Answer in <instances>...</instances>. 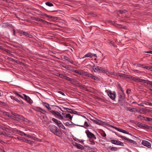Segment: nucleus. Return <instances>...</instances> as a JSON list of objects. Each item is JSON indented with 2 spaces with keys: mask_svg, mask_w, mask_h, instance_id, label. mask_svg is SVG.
<instances>
[{
  "mask_svg": "<svg viewBox=\"0 0 152 152\" xmlns=\"http://www.w3.org/2000/svg\"><path fill=\"white\" fill-rule=\"evenodd\" d=\"M48 127L50 131L54 134L59 137L61 136V132L57 126L53 125H50Z\"/></svg>",
  "mask_w": 152,
  "mask_h": 152,
  "instance_id": "1",
  "label": "nucleus"
},
{
  "mask_svg": "<svg viewBox=\"0 0 152 152\" xmlns=\"http://www.w3.org/2000/svg\"><path fill=\"white\" fill-rule=\"evenodd\" d=\"M80 75L83 76H87L94 80H96L97 79V77L93 76L92 74L87 72L81 71L80 72Z\"/></svg>",
  "mask_w": 152,
  "mask_h": 152,
  "instance_id": "2",
  "label": "nucleus"
},
{
  "mask_svg": "<svg viewBox=\"0 0 152 152\" xmlns=\"http://www.w3.org/2000/svg\"><path fill=\"white\" fill-rule=\"evenodd\" d=\"M117 135V136H118V137H120L123 138L124 139L127 140L128 141H129L130 143H132L133 144V145H137V143H136V142L134 140H131L130 139H129V138H128L126 137H125L121 135L119 136L116 133H115Z\"/></svg>",
  "mask_w": 152,
  "mask_h": 152,
  "instance_id": "3",
  "label": "nucleus"
},
{
  "mask_svg": "<svg viewBox=\"0 0 152 152\" xmlns=\"http://www.w3.org/2000/svg\"><path fill=\"white\" fill-rule=\"evenodd\" d=\"M85 132L88 138L90 139L94 138L95 140L96 139V137L95 136V135L90 132L88 130H86Z\"/></svg>",
  "mask_w": 152,
  "mask_h": 152,
  "instance_id": "4",
  "label": "nucleus"
},
{
  "mask_svg": "<svg viewBox=\"0 0 152 152\" xmlns=\"http://www.w3.org/2000/svg\"><path fill=\"white\" fill-rule=\"evenodd\" d=\"M111 142L113 144L123 146H124V143H123L118 140H111Z\"/></svg>",
  "mask_w": 152,
  "mask_h": 152,
  "instance_id": "5",
  "label": "nucleus"
},
{
  "mask_svg": "<svg viewBox=\"0 0 152 152\" xmlns=\"http://www.w3.org/2000/svg\"><path fill=\"white\" fill-rule=\"evenodd\" d=\"M142 145L147 147L148 148L151 147V145L150 142L148 141L145 140H143L142 142Z\"/></svg>",
  "mask_w": 152,
  "mask_h": 152,
  "instance_id": "6",
  "label": "nucleus"
},
{
  "mask_svg": "<svg viewBox=\"0 0 152 152\" xmlns=\"http://www.w3.org/2000/svg\"><path fill=\"white\" fill-rule=\"evenodd\" d=\"M110 126L114 128L116 130H117V131H118L119 132H122L123 133H125L126 134H129L131 135L130 134H129V133H128L125 130H124L122 129H120L119 128H117V127H116L114 126Z\"/></svg>",
  "mask_w": 152,
  "mask_h": 152,
  "instance_id": "7",
  "label": "nucleus"
},
{
  "mask_svg": "<svg viewBox=\"0 0 152 152\" xmlns=\"http://www.w3.org/2000/svg\"><path fill=\"white\" fill-rule=\"evenodd\" d=\"M107 94L112 99H114L115 97V94L112 93L111 91H109L107 92Z\"/></svg>",
  "mask_w": 152,
  "mask_h": 152,
  "instance_id": "8",
  "label": "nucleus"
},
{
  "mask_svg": "<svg viewBox=\"0 0 152 152\" xmlns=\"http://www.w3.org/2000/svg\"><path fill=\"white\" fill-rule=\"evenodd\" d=\"M125 98L124 95H123L120 94L119 96L118 101L119 102L122 103L124 101V99Z\"/></svg>",
  "mask_w": 152,
  "mask_h": 152,
  "instance_id": "9",
  "label": "nucleus"
},
{
  "mask_svg": "<svg viewBox=\"0 0 152 152\" xmlns=\"http://www.w3.org/2000/svg\"><path fill=\"white\" fill-rule=\"evenodd\" d=\"M50 113L56 118H57L59 113L58 111L53 110H51L50 111Z\"/></svg>",
  "mask_w": 152,
  "mask_h": 152,
  "instance_id": "10",
  "label": "nucleus"
},
{
  "mask_svg": "<svg viewBox=\"0 0 152 152\" xmlns=\"http://www.w3.org/2000/svg\"><path fill=\"white\" fill-rule=\"evenodd\" d=\"M74 146H75L77 148L81 150H82L84 148L83 145L76 142L75 143Z\"/></svg>",
  "mask_w": 152,
  "mask_h": 152,
  "instance_id": "11",
  "label": "nucleus"
},
{
  "mask_svg": "<svg viewBox=\"0 0 152 152\" xmlns=\"http://www.w3.org/2000/svg\"><path fill=\"white\" fill-rule=\"evenodd\" d=\"M131 75H126L124 74H121L120 75V77H122L124 78L130 79Z\"/></svg>",
  "mask_w": 152,
  "mask_h": 152,
  "instance_id": "12",
  "label": "nucleus"
},
{
  "mask_svg": "<svg viewBox=\"0 0 152 152\" xmlns=\"http://www.w3.org/2000/svg\"><path fill=\"white\" fill-rule=\"evenodd\" d=\"M34 20H36V21H39V22H42L44 24H45L46 23H48V22L47 21H46L44 20H42L40 18H35Z\"/></svg>",
  "mask_w": 152,
  "mask_h": 152,
  "instance_id": "13",
  "label": "nucleus"
},
{
  "mask_svg": "<svg viewBox=\"0 0 152 152\" xmlns=\"http://www.w3.org/2000/svg\"><path fill=\"white\" fill-rule=\"evenodd\" d=\"M1 115H4V116H7L8 117H10L11 118H12L13 116L11 115H9L8 113L7 112H4L1 111Z\"/></svg>",
  "mask_w": 152,
  "mask_h": 152,
  "instance_id": "14",
  "label": "nucleus"
},
{
  "mask_svg": "<svg viewBox=\"0 0 152 152\" xmlns=\"http://www.w3.org/2000/svg\"><path fill=\"white\" fill-rule=\"evenodd\" d=\"M91 120L93 122L98 125H101L102 124V122L98 119L95 120L91 119Z\"/></svg>",
  "mask_w": 152,
  "mask_h": 152,
  "instance_id": "15",
  "label": "nucleus"
},
{
  "mask_svg": "<svg viewBox=\"0 0 152 152\" xmlns=\"http://www.w3.org/2000/svg\"><path fill=\"white\" fill-rule=\"evenodd\" d=\"M64 58L67 61L70 62L71 64H74L73 61L71 59H70L68 57H67L66 56H64Z\"/></svg>",
  "mask_w": 152,
  "mask_h": 152,
  "instance_id": "16",
  "label": "nucleus"
},
{
  "mask_svg": "<svg viewBox=\"0 0 152 152\" xmlns=\"http://www.w3.org/2000/svg\"><path fill=\"white\" fill-rule=\"evenodd\" d=\"M42 104L43 105L45 106L48 110H50L51 108L49 106V104L46 102H42Z\"/></svg>",
  "mask_w": 152,
  "mask_h": 152,
  "instance_id": "17",
  "label": "nucleus"
},
{
  "mask_svg": "<svg viewBox=\"0 0 152 152\" xmlns=\"http://www.w3.org/2000/svg\"><path fill=\"white\" fill-rule=\"evenodd\" d=\"M52 120L53 121L56 123L57 125L59 124V123L60 122L59 121H58L57 119L54 118H53Z\"/></svg>",
  "mask_w": 152,
  "mask_h": 152,
  "instance_id": "18",
  "label": "nucleus"
},
{
  "mask_svg": "<svg viewBox=\"0 0 152 152\" xmlns=\"http://www.w3.org/2000/svg\"><path fill=\"white\" fill-rule=\"evenodd\" d=\"M77 82H78L77 80H74L73 79V81L71 82V83L72 84L75 85L76 86H78V85H79L80 84L79 83H78Z\"/></svg>",
  "mask_w": 152,
  "mask_h": 152,
  "instance_id": "19",
  "label": "nucleus"
},
{
  "mask_svg": "<svg viewBox=\"0 0 152 152\" xmlns=\"http://www.w3.org/2000/svg\"><path fill=\"white\" fill-rule=\"evenodd\" d=\"M86 57H92V53H88L87 54L85 55L83 58H84Z\"/></svg>",
  "mask_w": 152,
  "mask_h": 152,
  "instance_id": "20",
  "label": "nucleus"
},
{
  "mask_svg": "<svg viewBox=\"0 0 152 152\" xmlns=\"http://www.w3.org/2000/svg\"><path fill=\"white\" fill-rule=\"evenodd\" d=\"M148 80H145L144 79H142L140 78H139L138 79V82L142 83H146L147 82Z\"/></svg>",
  "mask_w": 152,
  "mask_h": 152,
  "instance_id": "21",
  "label": "nucleus"
},
{
  "mask_svg": "<svg viewBox=\"0 0 152 152\" xmlns=\"http://www.w3.org/2000/svg\"><path fill=\"white\" fill-rule=\"evenodd\" d=\"M1 129H2L3 130H4L6 131H9V129L5 126H1Z\"/></svg>",
  "mask_w": 152,
  "mask_h": 152,
  "instance_id": "22",
  "label": "nucleus"
},
{
  "mask_svg": "<svg viewBox=\"0 0 152 152\" xmlns=\"http://www.w3.org/2000/svg\"><path fill=\"white\" fill-rule=\"evenodd\" d=\"M57 126L59 128H61L63 129H65V128L64 126L63 125V124L61 123V122L59 123V124H58Z\"/></svg>",
  "mask_w": 152,
  "mask_h": 152,
  "instance_id": "23",
  "label": "nucleus"
},
{
  "mask_svg": "<svg viewBox=\"0 0 152 152\" xmlns=\"http://www.w3.org/2000/svg\"><path fill=\"white\" fill-rule=\"evenodd\" d=\"M135 109L134 108H130V107H127L126 110L127 111H129L131 112H133L134 111Z\"/></svg>",
  "mask_w": 152,
  "mask_h": 152,
  "instance_id": "24",
  "label": "nucleus"
},
{
  "mask_svg": "<svg viewBox=\"0 0 152 152\" xmlns=\"http://www.w3.org/2000/svg\"><path fill=\"white\" fill-rule=\"evenodd\" d=\"M64 79H66L68 81L71 82H72L73 80V79L66 76H65Z\"/></svg>",
  "mask_w": 152,
  "mask_h": 152,
  "instance_id": "25",
  "label": "nucleus"
},
{
  "mask_svg": "<svg viewBox=\"0 0 152 152\" xmlns=\"http://www.w3.org/2000/svg\"><path fill=\"white\" fill-rule=\"evenodd\" d=\"M43 16H44L46 17L47 18H49V19H52L53 18H53V16H51V15H47L46 14H44L43 15Z\"/></svg>",
  "mask_w": 152,
  "mask_h": 152,
  "instance_id": "26",
  "label": "nucleus"
},
{
  "mask_svg": "<svg viewBox=\"0 0 152 152\" xmlns=\"http://www.w3.org/2000/svg\"><path fill=\"white\" fill-rule=\"evenodd\" d=\"M65 125L68 126H70L71 127H73L74 126V124H70V122L68 121L66 122Z\"/></svg>",
  "mask_w": 152,
  "mask_h": 152,
  "instance_id": "27",
  "label": "nucleus"
},
{
  "mask_svg": "<svg viewBox=\"0 0 152 152\" xmlns=\"http://www.w3.org/2000/svg\"><path fill=\"white\" fill-rule=\"evenodd\" d=\"M139 78H136L133 77H132L131 75V77H130V79H132V80L134 81H135L138 82Z\"/></svg>",
  "mask_w": 152,
  "mask_h": 152,
  "instance_id": "28",
  "label": "nucleus"
},
{
  "mask_svg": "<svg viewBox=\"0 0 152 152\" xmlns=\"http://www.w3.org/2000/svg\"><path fill=\"white\" fill-rule=\"evenodd\" d=\"M26 101H27V102L30 104H31L33 103L32 100L29 96L27 98V100Z\"/></svg>",
  "mask_w": 152,
  "mask_h": 152,
  "instance_id": "29",
  "label": "nucleus"
},
{
  "mask_svg": "<svg viewBox=\"0 0 152 152\" xmlns=\"http://www.w3.org/2000/svg\"><path fill=\"white\" fill-rule=\"evenodd\" d=\"M78 86L80 87V88L81 89H86V86L84 85H81L80 84Z\"/></svg>",
  "mask_w": 152,
  "mask_h": 152,
  "instance_id": "30",
  "label": "nucleus"
},
{
  "mask_svg": "<svg viewBox=\"0 0 152 152\" xmlns=\"http://www.w3.org/2000/svg\"><path fill=\"white\" fill-rule=\"evenodd\" d=\"M16 118L22 120L24 119V117L23 116L18 114L17 115V117Z\"/></svg>",
  "mask_w": 152,
  "mask_h": 152,
  "instance_id": "31",
  "label": "nucleus"
},
{
  "mask_svg": "<svg viewBox=\"0 0 152 152\" xmlns=\"http://www.w3.org/2000/svg\"><path fill=\"white\" fill-rule=\"evenodd\" d=\"M37 109H39L41 110L42 111V112H41L40 111H39V110H38V111L41 112V113L43 114H45V113H46V112L45 110H43L42 109V108H41L40 107H37Z\"/></svg>",
  "mask_w": 152,
  "mask_h": 152,
  "instance_id": "32",
  "label": "nucleus"
},
{
  "mask_svg": "<svg viewBox=\"0 0 152 152\" xmlns=\"http://www.w3.org/2000/svg\"><path fill=\"white\" fill-rule=\"evenodd\" d=\"M56 75L59 77L62 78L64 79V77L65 76H64V75L59 74V73H57V74Z\"/></svg>",
  "mask_w": 152,
  "mask_h": 152,
  "instance_id": "33",
  "label": "nucleus"
},
{
  "mask_svg": "<svg viewBox=\"0 0 152 152\" xmlns=\"http://www.w3.org/2000/svg\"><path fill=\"white\" fill-rule=\"evenodd\" d=\"M65 116H66V118H69L70 120H72V117L71 116V115H70V114H69V113L67 114Z\"/></svg>",
  "mask_w": 152,
  "mask_h": 152,
  "instance_id": "34",
  "label": "nucleus"
},
{
  "mask_svg": "<svg viewBox=\"0 0 152 152\" xmlns=\"http://www.w3.org/2000/svg\"><path fill=\"white\" fill-rule=\"evenodd\" d=\"M45 4L48 6H49V7H52L53 6V4L49 2H46L45 3Z\"/></svg>",
  "mask_w": 152,
  "mask_h": 152,
  "instance_id": "35",
  "label": "nucleus"
},
{
  "mask_svg": "<svg viewBox=\"0 0 152 152\" xmlns=\"http://www.w3.org/2000/svg\"><path fill=\"white\" fill-rule=\"evenodd\" d=\"M7 0H1V5H4L5 3L7 2Z\"/></svg>",
  "mask_w": 152,
  "mask_h": 152,
  "instance_id": "36",
  "label": "nucleus"
},
{
  "mask_svg": "<svg viewBox=\"0 0 152 152\" xmlns=\"http://www.w3.org/2000/svg\"><path fill=\"white\" fill-rule=\"evenodd\" d=\"M57 118L61 120H63L64 119L63 117L60 113H59Z\"/></svg>",
  "mask_w": 152,
  "mask_h": 152,
  "instance_id": "37",
  "label": "nucleus"
},
{
  "mask_svg": "<svg viewBox=\"0 0 152 152\" xmlns=\"http://www.w3.org/2000/svg\"><path fill=\"white\" fill-rule=\"evenodd\" d=\"M144 120L146 121L152 122V118H150L145 117V118L144 119Z\"/></svg>",
  "mask_w": 152,
  "mask_h": 152,
  "instance_id": "38",
  "label": "nucleus"
},
{
  "mask_svg": "<svg viewBox=\"0 0 152 152\" xmlns=\"http://www.w3.org/2000/svg\"><path fill=\"white\" fill-rule=\"evenodd\" d=\"M10 97L12 99H14L17 102H18V98L15 97H14L13 96H10Z\"/></svg>",
  "mask_w": 152,
  "mask_h": 152,
  "instance_id": "39",
  "label": "nucleus"
},
{
  "mask_svg": "<svg viewBox=\"0 0 152 152\" xmlns=\"http://www.w3.org/2000/svg\"><path fill=\"white\" fill-rule=\"evenodd\" d=\"M137 125L139 127L142 129L144 124L140 123L138 122Z\"/></svg>",
  "mask_w": 152,
  "mask_h": 152,
  "instance_id": "40",
  "label": "nucleus"
},
{
  "mask_svg": "<svg viewBox=\"0 0 152 152\" xmlns=\"http://www.w3.org/2000/svg\"><path fill=\"white\" fill-rule=\"evenodd\" d=\"M1 105L5 107H7L8 106V105L7 103L5 102H1Z\"/></svg>",
  "mask_w": 152,
  "mask_h": 152,
  "instance_id": "41",
  "label": "nucleus"
},
{
  "mask_svg": "<svg viewBox=\"0 0 152 152\" xmlns=\"http://www.w3.org/2000/svg\"><path fill=\"white\" fill-rule=\"evenodd\" d=\"M99 66H97L96 68H94L93 69L94 70V71L95 72H98L99 71Z\"/></svg>",
  "mask_w": 152,
  "mask_h": 152,
  "instance_id": "42",
  "label": "nucleus"
},
{
  "mask_svg": "<svg viewBox=\"0 0 152 152\" xmlns=\"http://www.w3.org/2000/svg\"><path fill=\"white\" fill-rule=\"evenodd\" d=\"M14 93L16 95H17V96L20 97L21 98H22V99H24V98L23 96H22L21 95L19 94L16 91H15Z\"/></svg>",
  "mask_w": 152,
  "mask_h": 152,
  "instance_id": "43",
  "label": "nucleus"
},
{
  "mask_svg": "<svg viewBox=\"0 0 152 152\" xmlns=\"http://www.w3.org/2000/svg\"><path fill=\"white\" fill-rule=\"evenodd\" d=\"M63 108H64V109L65 110H70V111L69 112V113H71V114L73 113V110H72V109H70L68 108H65V107H63Z\"/></svg>",
  "mask_w": 152,
  "mask_h": 152,
  "instance_id": "44",
  "label": "nucleus"
},
{
  "mask_svg": "<svg viewBox=\"0 0 152 152\" xmlns=\"http://www.w3.org/2000/svg\"><path fill=\"white\" fill-rule=\"evenodd\" d=\"M105 72V70L102 67H99V72Z\"/></svg>",
  "mask_w": 152,
  "mask_h": 152,
  "instance_id": "45",
  "label": "nucleus"
},
{
  "mask_svg": "<svg viewBox=\"0 0 152 152\" xmlns=\"http://www.w3.org/2000/svg\"><path fill=\"white\" fill-rule=\"evenodd\" d=\"M117 148L115 147H112L110 148V150L111 151H116L117 150Z\"/></svg>",
  "mask_w": 152,
  "mask_h": 152,
  "instance_id": "46",
  "label": "nucleus"
},
{
  "mask_svg": "<svg viewBox=\"0 0 152 152\" xmlns=\"http://www.w3.org/2000/svg\"><path fill=\"white\" fill-rule=\"evenodd\" d=\"M63 44L64 45L66 46L67 47H71V45L68 43L64 42L63 43Z\"/></svg>",
  "mask_w": 152,
  "mask_h": 152,
  "instance_id": "47",
  "label": "nucleus"
},
{
  "mask_svg": "<svg viewBox=\"0 0 152 152\" xmlns=\"http://www.w3.org/2000/svg\"><path fill=\"white\" fill-rule=\"evenodd\" d=\"M148 125H145V124H144L142 129H148Z\"/></svg>",
  "mask_w": 152,
  "mask_h": 152,
  "instance_id": "48",
  "label": "nucleus"
},
{
  "mask_svg": "<svg viewBox=\"0 0 152 152\" xmlns=\"http://www.w3.org/2000/svg\"><path fill=\"white\" fill-rule=\"evenodd\" d=\"M145 68L148 69V70H151V69H152V67L150 66H145Z\"/></svg>",
  "mask_w": 152,
  "mask_h": 152,
  "instance_id": "49",
  "label": "nucleus"
},
{
  "mask_svg": "<svg viewBox=\"0 0 152 152\" xmlns=\"http://www.w3.org/2000/svg\"><path fill=\"white\" fill-rule=\"evenodd\" d=\"M100 134L101 135L102 137H105L106 136V133L104 132H102V133H100Z\"/></svg>",
  "mask_w": 152,
  "mask_h": 152,
  "instance_id": "50",
  "label": "nucleus"
},
{
  "mask_svg": "<svg viewBox=\"0 0 152 152\" xmlns=\"http://www.w3.org/2000/svg\"><path fill=\"white\" fill-rule=\"evenodd\" d=\"M137 118H140L141 119H142V120H143V119L144 120V119L145 118V117H144L141 115H139L138 116Z\"/></svg>",
  "mask_w": 152,
  "mask_h": 152,
  "instance_id": "51",
  "label": "nucleus"
},
{
  "mask_svg": "<svg viewBox=\"0 0 152 152\" xmlns=\"http://www.w3.org/2000/svg\"><path fill=\"white\" fill-rule=\"evenodd\" d=\"M70 50H71L72 52H73L72 49V48H71L70 47H67L65 49V50L69 51Z\"/></svg>",
  "mask_w": 152,
  "mask_h": 152,
  "instance_id": "52",
  "label": "nucleus"
},
{
  "mask_svg": "<svg viewBox=\"0 0 152 152\" xmlns=\"http://www.w3.org/2000/svg\"><path fill=\"white\" fill-rule=\"evenodd\" d=\"M146 84H149L151 86H152V81L148 80L147 82L146 83Z\"/></svg>",
  "mask_w": 152,
  "mask_h": 152,
  "instance_id": "53",
  "label": "nucleus"
},
{
  "mask_svg": "<svg viewBox=\"0 0 152 152\" xmlns=\"http://www.w3.org/2000/svg\"><path fill=\"white\" fill-rule=\"evenodd\" d=\"M89 141L91 142V144L93 145H94L95 144V141L94 140H89Z\"/></svg>",
  "mask_w": 152,
  "mask_h": 152,
  "instance_id": "54",
  "label": "nucleus"
},
{
  "mask_svg": "<svg viewBox=\"0 0 152 152\" xmlns=\"http://www.w3.org/2000/svg\"><path fill=\"white\" fill-rule=\"evenodd\" d=\"M73 72H75L76 73H77V74H79L80 75L81 71H79L77 70H73Z\"/></svg>",
  "mask_w": 152,
  "mask_h": 152,
  "instance_id": "55",
  "label": "nucleus"
},
{
  "mask_svg": "<svg viewBox=\"0 0 152 152\" xmlns=\"http://www.w3.org/2000/svg\"><path fill=\"white\" fill-rule=\"evenodd\" d=\"M23 95L24 96V99L25 100H27V98L28 97V96H27L25 94H23Z\"/></svg>",
  "mask_w": 152,
  "mask_h": 152,
  "instance_id": "56",
  "label": "nucleus"
},
{
  "mask_svg": "<svg viewBox=\"0 0 152 152\" xmlns=\"http://www.w3.org/2000/svg\"><path fill=\"white\" fill-rule=\"evenodd\" d=\"M18 102L20 104L22 105H24V103H23V101H22L18 100Z\"/></svg>",
  "mask_w": 152,
  "mask_h": 152,
  "instance_id": "57",
  "label": "nucleus"
},
{
  "mask_svg": "<svg viewBox=\"0 0 152 152\" xmlns=\"http://www.w3.org/2000/svg\"><path fill=\"white\" fill-rule=\"evenodd\" d=\"M1 134H3L5 136H8L7 134L4 132H2L1 133Z\"/></svg>",
  "mask_w": 152,
  "mask_h": 152,
  "instance_id": "58",
  "label": "nucleus"
},
{
  "mask_svg": "<svg viewBox=\"0 0 152 152\" xmlns=\"http://www.w3.org/2000/svg\"><path fill=\"white\" fill-rule=\"evenodd\" d=\"M0 48H1V50H2L7 52H8V51H9V50L7 49H6L5 48H2V47H1V46Z\"/></svg>",
  "mask_w": 152,
  "mask_h": 152,
  "instance_id": "59",
  "label": "nucleus"
},
{
  "mask_svg": "<svg viewBox=\"0 0 152 152\" xmlns=\"http://www.w3.org/2000/svg\"><path fill=\"white\" fill-rule=\"evenodd\" d=\"M84 125H85V126H86V127H88L89 126V125L88 124V123L86 121H85V122Z\"/></svg>",
  "mask_w": 152,
  "mask_h": 152,
  "instance_id": "60",
  "label": "nucleus"
},
{
  "mask_svg": "<svg viewBox=\"0 0 152 152\" xmlns=\"http://www.w3.org/2000/svg\"><path fill=\"white\" fill-rule=\"evenodd\" d=\"M118 86H119L120 88V90H121V91L123 93H124V91L123 89L122 88L120 84H118Z\"/></svg>",
  "mask_w": 152,
  "mask_h": 152,
  "instance_id": "61",
  "label": "nucleus"
},
{
  "mask_svg": "<svg viewBox=\"0 0 152 152\" xmlns=\"http://www.w3.org/2000/svg\"><path fill=\"white\" fill-rule=\"evenodd\" d=\"M145 104L146 105H152V103L150 102H146L145 103Z\"/></svg>",
  "mask_w": 152,
  "mask_h": 152,
  "instance_id": "62",
  "label": "nucleus"
},
{
  "mask_svg": "<svg viewBox=\"0 0 152 152\" xmlns=\"http://www.w3.org/2000/svg\"><path fill=\"white\" fill-rule=\"evenodd\" d=\"M18 140L22 141H23L25 140L24 139H23L22 137H18Z\"/></svg>",
  "mask_w": 152,
  "mask_h": 152,
  "instance_id": "63",
  "label": "nucleus"
},
{
  "mask_svg": "<svg viewBox=\"0 0 152 152\" xmlns=\"http://www.w3.org/2000/svg\"><path fill=\"white\" fill-rule=\"evenodd\" d=\"M131 91V89H127V90H126V93L128 94H129V93H130Z\"/></svg>",
  "mask_w": 152,
  "mask_h": 152,
  "instance_id": "64",
  "label": "nucleus"
}]
</instances>
